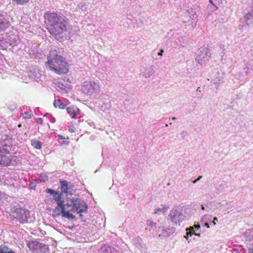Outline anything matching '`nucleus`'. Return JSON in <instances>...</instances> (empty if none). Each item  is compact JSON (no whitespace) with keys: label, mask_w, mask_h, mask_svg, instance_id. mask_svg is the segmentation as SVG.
I'll use <instances>...</instances> for the list:
<instances>
[{"label":"nucleus","mask_w":253,"mask_h":253,"mask_svg":"<svg viewBox=\"0 0 253 253\" xmlns=\"http://www.w3.org/2000/svg\"><path fill=\"white\" fill-rule=\"evenodd\" d=\"M44 18L47 29L51 35L58 36L67 31L69 19L63 14L47 12L44 14Z\"/></svg>","instance_id":"1"},{"label":"nucleus","mask_w":253,"mask_h":253,"mask_svg":"<svg viewBox=\"0 0 253 253\" xmlns=\"http://www.w3.org/2000/svg\"><path fill=\"white\" fill-rule=\"evenodd\" d=\"M56 49H51L45 63L46 69L58 75L67 74L69 71L70 65L66 59Z\"/></svg>","instance_id":"2"},{"label":"nucleus","mask_w":253,"mask_h":253,"mask_svg":"<svg viewBox=\"0 0 253 253\" xmlns=\"http://www.w3.org/2000/svg\"><path fill=\"white\" fill-rule=\"evenodd\" d=\"M8 138L7 135H2V139L4 141L0 142V166L1 167L8 166L12 162L11 156L9 150L10 146Z\"/></svg>","instance_id":"3"},{"label":"nucleus","mask_w":253,"mask_h":253,"mask_svg":"<svg viewBox=\"0 0 253 253\" xmlns=\"http://www.w3.org/2000/svg\"><path fill=\"white\" fill-rule=\"evenodd\" d=\"M62 192L58 191L55 195H54V200L57 202L58 207L55 208L54 213L55 215H59L60 213H62L63 217L68 219H74L75 216L70 213L68 211H66L65 207L66 204H64V201L63 200Z\"/></svg>","instance_id":"4"},{"label":"nucleus","mask_w":253,"mask_h":253,"mask_svg":"<svg viewBox=\"0 0 253 253\" xmlns=\"http://www.w3.org/2000/svg\"><path fill=\"white\" fill-rule=\"evenodd\" d=\"M66 206L71 208L70 211H75L77 213H80V216H82V212L87 211V206L86 203L79 199H72L68 201Z\"/></svg>","instance_id":"5"},{"label":"nucleus","mask_w":253,"mask_h":253,"mask_svg":"<svg viewBox=\"0 0 253 253\" xmlns=\"http://www.w3.org/2000/svg\"><path fill=\"white\" fill-rule=\"evenodd\" d=\"M83 87L84 91L88 95L96 93L100 90L99 83L92 81L83 82Z\"/></svg>","instance_id":"6"},{"label":"nucleus","mask_w":253,"mask_h":253,"mask_svg":"<svg viewBox=\"0 0 253 253\" xmlns=\"http://www.w3.org/2000/svg\"><path fill=\"white\" fill-rule=\"evenodd\" d=\"M10 26V23L7 16L0 13V31H5Z\"/></svg>","instance_id":"7"},{"label":"nucleus","mask_w":253,"mask_h":253,"mask_svg":"<svg viewBox=\"0 0 253 253\" xmlns=\"http://www.w3.org/2000/svg\"><path fill=\"white\" fill-rule=\"evenodd\" d=\"M15 212L17 213L16 217L21 219L22 221H26L30 216L29 211L24 209H16Z\"/></svg>","instance_id":"8"},{"label":"nucleus","mask_w":253,"mask_h":253,"mask_svg":"<svg viewBox=\"0 0 253 253\" xmlns=\"http://www.w3.org/2000/svg\"><path fill=\"white\" fill-rule=\"evenodd\" d=\"M61 183V192L65 193L67 195H71L73 191V185H69L68 182L66 180H60Z\"/></svg>","instance_id":"9"},{"label":"nucleus","mask_w":253,"mask_h":253,"mask_svg":"<svg viewBox=\"0 0 253 253\" xmlns=\"http://www.w3.org/2000/svg\"><path fill=\"white\" fill-rule=\"evenodd\" d=\"M99 253H117V252L114 247L105 244L101 247L99 250Z\"/></svg>","instance_id":"10"},{"label":"nucleus","mask_w":253,"mask_h":253,"mask_svg":"<svg viewBox=\"0 0 253 253\" xmlns=\"http://www.w3.org/2000/svg\"><path fill=\"white\" fill-rule=\"evenodd\" d=\"M67 111L72 118H76L77 116L80 113L79 109L73 105L68 107L67 108Z\"/></svg>","instance_id":"11"},{"label":"nucleus","mask_w":253,"mask_h":253,"mask_svg":"<svg viewBox=\"0 0 253 253\" xmlns=\"http://www.w3.org/2000/svg\"><path fill=\"white\" fill-rule=\"evenodd\" d=\"M40 246H41V243L37 241H32L28 244L29 249L34 253L38 252Z\"/></svg>","instance_id":"12"},{"label":"nucleus","mask_w":253,"mask_h":253,"mask_svg":"<svg viewBox=\"0 0 253 253\" xmlns=\"http://www.w3.org/2000/svg\"><path fill=\"white\" fill-rule=\"evenodd\" d=\"M0 253H15V252L6 245L2 244L0 246Z\"/></svg>","instance_id":"13"},{"label":"nucleus","mask_w":253,"mask_h":253,"mask_svg":"<svg viewBox=\"0 0 253 253\" xmlns=\"http://www.w3.org/2000/svg\"><path fill=\"white\" fill-rule=\"evenodd\" d=\"M53 105L55 108H58L60 109H64L66 107V104L62 102L61 100L60 99H55L53 102Z\"/></svg>","instance_id":"14"},{"label":"nucleus","mask_w":253,"mask_h":253,"mask_svg":"<svg viewBox=\"0 0 253 253\" xmlns=\"http://www.w3.org/2000/svg\"><path fill=\"white\" fill-rule=\"evenodd\" d=\"M31 145L37 149H40L42 146V143L38 140L34 139L31 141Z\"/></svg>","instance_id":"15"},{"label":"nucleus","mask_w":253,"mask_h":253,"mask_svg":"<svg viewBox=\"0 0 253 253\" xmlns=\"http://www.w3.org/2000/svg\"><path fill=\"white\" fill-rule=\"evenodd\" d=\"M30 0H12L13 4L17 5H24L29 2Z\"/></svg>","instance_id":"16"},{"label":"nucleus","mask_w":253,"mask_h":253,"mask_svg":"<svg viewBox=\"0 0 253 253\" xmlns=\"http://www.w3.org/2000/svg\"><path fill=\"white\" fill-rule=\"evenodd\" d=\"M39 251L42 253H46L48 251V246L42 243H41V246L39 247Z\"/></svg>","instance_id":"17"},{"label":"nucleus","mask_w":253,"mask_h":253,"mask_svg":"<svg viewBox=\"0 0 253 253\" xmlns=\"http://www.w3.org/2000/svg\"><path fill=\"white\" fill-rule=\"evenodd\" d=\"M169 209V207L167 206H164L162 208H158L155 210L154 213L155 214L159 213L160 212L165 213Z\"/></svg>","instance_id":"18"},{"label":"nucleus","mask_w":253,"mask_h":253,"mask_svg":"<svg viewBox=\"0 0 253 253\" xmlns=\"http://www.w3.org/2000/svg\"><path fill=\"white\" fill-rule=\"evenodd\" d=\"M39 180L43 182H46L48 180V176L45 174H41L39 177Z\"/></svg>","instance_id":"19"},{"label":"nucleus","mask_w":253,"mask_h":253,"mask_svg":"<svg viewBox=\"0 0 253 253\" xmlns=\"http://www.w3.org/2000/svg\"><path fill=\"white\" fill-rule=\"evenodd\" d=\"M146 223H147V224L148 226H150L151 227L154 226H155L156 225V222H153L152 221H151L150 220H148L147 221Z\"/></svg>","instance_id":"20"},{"label":"nucleus","mask_w":253,"mask_h":253,"mask_svg":"<svg viewBox=\"0 0 253 253\" xmlns=\"http://www.w3.org/2000/svg\"><path fill=\"white\" fill-rule=\"evenodd\" d=\"M58 191H55L51 189H46V192L47 193H50V194H54V195H55L56 194V193Z\"/></svg>","instance_id":"21"},{"label":"nucleus","mask_w":253,"mask_h":253,"mask_svg":"<svg viewBox=\"0 0 253 253\" xmlns=\"http://www.w3.org/2000/svg\"><path fill=\"white\" fill-rule=\"evenodd\" d=\"M43 120L42 118H39L37 120V123L40 125L42 124Z\"/></svg>","instance_id":"22"},{"label":"nucleus","mask_w":253,"mask_h":253,"mask_svg":"<svg viewBox=\"0 0 253 253\" xmlns=\"http://www.w3.org/2000/svg\"><path fill=\"white\" fill-rule=\"evenodd\" d=\"M191 229L192 230V231H190V232H187V236L189 234L190 236H191V234L193 233V234H194V232H195V231L193 230V227H191Z\"/></svg>","instance_id":"23"},{"label":"nucleus","mask_w":253,"mask_h":253,"mask_svg":"<svg viewBox=\"0 0 253 253\" xmlns=\"http://www.w3.org/2000/svg\"><path fill=\"white\" fill-rule=\"evenodd\" d=\"M215 221H217V218L216 217H214L213 218V220L212 221V223H213V225H215L216 224Z\"/></svg>","instance_id":"24"},{"label":"nucleus","mask_w":253,"mask_h":253,"mask_svg":"<svg viewBox=\"0 0 253 253\" xmlns=\"http://www.w3.org/2000/svg\"><path fill=\"white\" fill-rule=\"evenodd\" d=\"M202 177V176H199L197 179H196V180H195L194 181H193V183H196L197 181H198V180H200V179Z\"/></svg>","instance_id":"25"},{"label":"nucleus","mask_w":253,"mask_h":253,"mask_svg":"<svg viewBox=\"0 0 253 253\" xmlns=\"http://www.w3.org/2000/svg\"><path fill=\"white\" fill-rule=\"evenodd\" d=\"M163 52H164V50H163V49H161V50H160V52H159L158 53V55H162V53H163Z\"/></svg>","instance_id":"26"},{"label":"nucleus","mask_w":253,"mask_h":253,"mask_svg":"<svg viewBox=\"0 0 253 253\" xmlns=\"http://www.w3.org/2000/svg\"><path fill=\"white\" fill-rule=\"evenodd\" d=\"M249 253H253V248L249 249Z\"/></svg>","instance_id":"27"},{"label":"nucleus","mask_w":253,"mask_h":253,"mask_svg":"<svg viewBox=\"0 0 253 253\" xmlns=\"http://www.w3.org/2000/svg\"><path fill=\"white\" fill-rule=\"evenodd\" d=\"M209 2H210V3H211V4H212V5H214V3H213V2L212 0H209Z\"/></svg>","instance_id":"28"},{"label":"nucleus","mask_w":253,"mask_h":253,"mask_svg":"<svg viewBox=\"0 0 253 253\" xmlns=\"http://www.w3.org/2000/svg\"><path fill=\"white\" fill-rule=\"evenodd\" d=\"M58 137H59V138L60 139H63L64 138L62 136H61V135H58Z\"/></svg>","instance_id":"29"},{"label":"nucleus","mask_w":253,"mask_h":253,"mask_svg":"<svg viewBox=\"0 0 253 253\" xmlns=\"http://www.w3.org/2000/svg\"><path fill=\"white\" fill-rule=\"evenodd\" d=\"M200 226L199 225H195V227L197 229H198L199 228H200Z\"/></svg>","instance_id":"30"},{"label":"nucleus","mask_w":253,"mask_h":253,"mask_svg":"<svg viewBox=\"0 0 253 253\" xmlns=\"http://www.w3.org/2000/svg\"><path fill=\"white\" fill-rule=\"evenodd\" d=\"M205 225L207 227L209 228L210 226L208 223H206Z\"/></svg>","instance_id":"31"},{"label":"nucleus","mask_w":253,"mask_h":253,"mask_svg":"<svg viewBox=\"0 0 253 253\" xmlns=\"http://www.w3.org/2000/svg\"><path fill=\"white\" fill-rule=\"evenodd\" d=\"M69 131H70V132H74V130H72V129H70V128H69Z\"/></svg>","instance_id":"32"},{"label":"nucleus","mask_w":253,"mask_h":253,"mask_svg":"<svg viewBox=\"0 0 253 253\" xmlns=\"http://www.w3.org/2000/svg\"><path fill=\"white\" fill-rule=\"evenodd\" d=\"M251 15V14L250 13H248L246 15V17H248V16H250Z\"/></svg>","instance_id":"33"},{"label":"nucleus","mask_w":253,"mask_h":253,"mask_svg":"<svg viewBox=\"0 0 253 253\" xmlns=\"http://www.w3.org/2000/svg\"><path fill=\"white\" fill-rule=\"evenodd\" d=\"M21 126H22L21 124H19V125H18V126L19 127H21Z\"/></svg>","instance_id":"34"},{"label":"nucleus","mask_w":253,"mask_h":253,"mask_svg":"<svg viewBox=\"0 0 253 253\" xmlns=\"http://www.w3.org/2000/svg\"><path fill=\"white\" fill-rule=\"evenodd\" d=\"M1 192H0V200L1 199Z\"/></svg>","instance_id":"35"},{"label":"nucleus","mask_w":253,"mask_h":253,"mask_svg":"<svg viewBox=\"0 0 253 253\" xmlns=\"http://www.w3.org/2000/svg\"><path fill=\"white\" fill-rule=\"evenodd\" d=\"M202 208V210H204V209H205V208H204V207H203V206H202V208Z\"/></svg>","instance_id":"36"},{"label":"nucleus","mask_w":253,"mask_h":253,"mask_svg":"<svg viewBox=\"0 0 253 253\" xmlns=\"http://www.w3.org/2000/svg\"><path fill=\"white\" fill-rule=\"evenodd\" d=\"M24 118H27V116H24L23 117Z\"/></svg>","instance_id":"37"},{"label":"nucleus","mask_w":253,"mask_h":253,"mask_svg":"<svg viewBox=\"0 0 253 253\" xmlns=\"http://www.w3.org/2000/svg\"><path fill=\"white\" fill-rule=\"evenodd\" d=\"M55 121V118H53V120H52V121Z\"/></svg>","instance_id":"38"},{"label":"nucleus","mask_w":253,"mask_h":253,"mask_svg":"<svg viewBox=\"0 0 253 253\" xmlns=\"http://www.w3.org/2000/svg\"><path fill=\"white\" fill-rule=\"evenodd\" d=\"M55 121V118H53V120H52V121Z\"/></svg>","instance_id":"39"}]
</instances>
